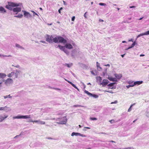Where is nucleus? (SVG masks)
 Returning a JSON list of instances; mask_svg holds the SVG:
<instances>
[{
  "instance_id": "nucleus-1",
  "label": "nucleus",
  "mask_w": 149,
  "mask_h": 149,
  "mask_svg": "<svg viewBox=\"0 0 149 149\" xmlns=\"http://www.w3.org/2000/svg\"><path fill=\"white\" fill-rule=\"evenodd\" d=\"M62 43L65 44L64 46H62L59 45L56 46V47L58 48L61 50L63 51L66 54L69 55V52L66 48L69 49H72L73 47L75 45V43L72 41H70L69 42H67L66 40L65 43Z\"/></svg>"
},
{
  "instance_id": "nucleus-2",
  "label": "nucleus",
  "mask_w": 149,
  "mask_h": 149,
  "mask_svg": "<svg viewBox=\"0 0 149 149\" xmlns=\"http://www.w3.org/2000/svg\"><path fill=\"white\" fill-rule=\"evenodd\" d=\"M46 41L49 43L53 42L55 43H65L66 40L61 36H57L54 38L52 36L47 35L45 37Z\"/></svg>"
},
{
  "instance_id": "nucleus-3",
  "label": "nucleus",
  "mask_w": 149,
  "mask_h": 149,
  "mask_svg": "<svg viewBox=\"0 0 149 149\" xmlns=\"http://www.w3.org/2000/svg\"><path fill=\"white\" fill-rule=\"evenodd\" d=\"M21 5L20 3H15L11 2H8V5L6 6V8L10 10H13L14 12H19L21 11V8L17 7Z\"/></svg>"
},
{
  "instance_id": "nucleus-4",
  "label": "nucleus",
  "mask_w": 149,
  "mask_h": 149,
  "mask_svg": "<svg viewBox=\"0 0 149 149\" xmlns=\"http://www.w3.org/2000/svg\"><path fill=\"white\" fill-rule=\"evenodd\" d=\"M67 120L66 117L56 119V123L60 124H65L67 122Z\"/></svg>"
},
{
  "instance_id": "nucleus-5",
  "label": "nucleus",
  "mask_w": 149,
  "mask_h": 149,
  "mask_svg": "<svg viewBox=\"0 0 149 149\" xmlns=\"http://www.w3.org/2000/svg\"><path fill=\"white\" fill-rule=\"evenodd\" d=\"M13 83V80L11 78H8L5 80L4 84L6 86H9L12 84Z\"/></svg>"
},
{
  "instance_id": "nucleus-6",
  "label": "nucleus",
  "mask_w": 149,
  "mask_h": 149,
  "mask_svg": "<svg viewBox=\"0 0 149 149\" xmlns=\"http://www.w3.org/2000/svg\"><path fill=\"white\" fill-rule=\"evenodd\" d=\"M30 115H26V116H21L18 115L16 116H14L13 118L14 119H28L29 118H31Z\"/></svg>"
},
{
  "instance_id": "nucleus-7",
  "label": "nucleus",
  "mask_w": 149,
  "mask_h": 149,
  "mask_svg": "<svg viewBox=\"0 0 149 149\" xmlns=\"http://www.w3.org/2000/svg\"><path fill=\"white\" fill-rule=\"evenodd\" d=\"M84 92L89 96L93 97L94 98H96L98 97V95H96L92 94L86 90L84 91Z\"/></svg>"
},
{
  "instance_id": "nucleus-8",
  "label": "nucleus",
  "mask_w": 149,
  "mask_h": 149,
  "mask_svg": "<svg viewBox=\"0 0 149 149\" xmlns=\"http://www.w3.org/2000/svg\"><path fill=\"white\" fill-rule=\"evenodd\" d=\"M109 83V81L107 79H104L102 82L100 83V84L102 85L104 87L107 85Z\"/></svg>"
},
{
  "instance_id": "nucleus-9",
  "label": "nucleus",
  "mask_w": 149,
  "mask_h": 149,
  "mask_svg": "<svg viewBox=\"0 0 149 149\" xmlns=\"http://www.w3.org/2000/svg\"><path fill=\"white\" fill-rule=\"evenodd\" d=\"M21 71L19 70H16L14 72V78H17L18 76L20 74Z\"/></svg>"
},
{
  "instance_id": "nucleus-10",
  "label": "nucleus",
  "mask_w": 149,
  "mask_h": 149,
  "mask_svg": "<svg viewBox=\"0 0 149 149\" xmlns=\"http://www.w3.org/2000/svg\"><path fill=\"white\" fill-rule=\"evenodd\" d=\"M22 12L24 13V15L25 17L29 18L31 17V15L29 13L24 10H22Z\"/></svg>"
},
{
  "instance_id": "nucleus-11",
  "label": "nucleus",
  "mask_w": 149,
  "mask_h": 149,
  "mask_svg": "<svg viewBox=\"0 0 149 149\" xmlns=\"http://www.w3.org/2000/svg\"><path fill=\"white\" fill-rule=\"evenodd\" d=\"M114 75L116 77V78L117 79H120L122 77V75L121 74H114Z\"/></svg>"
},
{
  "instance_id": "nucleus-12",
  "label": "nucleus",
  "mask_w": 149,
  "mask_h": 149,
  "mask_svg": "<svg viewBox=\"0 0 149 149\" xmlns=\"http://www.w3.org/2000/svg\"><path fill=\"white\" fill-rule=\"evenodd\" d=\"M149 35V31H146L144 33H141L137 37V38H139L141 36L144 35Z\"/></svg>"
},
{
  "instance_id": "nucleus-13",
  "label": "nucleus",
  "mask_w": 149,
  "mask_h": 149,
  "mask_svg": "<svg viewBox=\"0 0 149 149\" xmlns=\"http://www.w3.org/2000/svg\"><path fill=\"white\" fill-rule=\"evenodd\" d=\"M34 122L35 123H37L38 124L40 125H44L45 124V122L41 121L40 120H34Z\"/></svg>"
},
{
  "instance_id": "nucleus-14",
  "label": "nucleus",
  "mask_w": 149,
  "mask_h": 149,
  "mask_svg": "<svg viewBox=\"0 0 149 149\" xmlns=\"http://www.w3.org/2000/svg\"><path fill=\"white\" fill-rule=\"evenodd\" d=\"M14 76L15 74L14 72H12L8 74L7 75V76L8 77H12L13 79H15Z\"/></svg>"
},
{
  "instance_id": "nucleus-15",
  "label": "nucleus",
  "mask_w": 149,
  "mask_h": 149,
  "mask_svg": "<svg viewBox=\"0 0 149 149\" xmlns=\"http://www.w3.org/2000/svg\"><path fill=\"white\" fill-rule=\"evenodd\" d=\"M65 80L67 81L69 83L71 84L74 88H75L78 91H79V89L77 87L73 84L72 82L66 80L65 79Z\"/></svg>"
},
{
  "instance_id": "nucleus-16",
  "label": "nucleus",
  "mask_w": 149,
  "mask_h": 149,
  "mask_svg": "<svg viewBox=\"0 0 149 149\" xmlns=\"http://www.w3.org/2000/svg\"><path fill=\"white\" fill-rule=\"evenodd\" d=\"M107 79L110 81H117V80L116 78L112 77H111L109 76Z\"/></svg>"
},
{
  "instance_id": "nucleus-17",
  "label": "nucleus",
  "mask_w": 149,
  "mask_h": 149,
  "mask_svg": "<svg viewBox=\"0 0 149 149\" xmlns=\"http://www.w3.org/2000/svg\"><path fill=\"white\" fill-rule=\"evenodd\" d=\"M6 76V75L3 73H0V78L1 79H3Z\"/></svg>"
},
{
  "instance_id": "nucleus-18",
  "label": "nucleus",
  "mask_w": 149,
  "mask_h": 149,
  "mask_svg": "<svg viewBox=\"0 0 149 149\" xmlns=\"http://www.w3.org/2000/svg\"><path fill=\"white\" fill-rule=\"evenodd\" d=\"M8 117V115H5L4 117L0 115V122H2L5 118H6Z\"/></svg>"
},
{
  "instance_id": "nucleus-19",
  "label": "nucleus",
  "mask_w": 149,
  "mask_h": 149,
  "mask_svg": "<svg viewBox=\"0 0 149 149\" xmlns=\"http://www.w3.org/2000/svg\"><path fill=\"white\" fill-rule=\"evenodd\" d=\"M116 84V83H111L108 84V86H109L110 88L111 89H115L116 88V87H112L113 86L114 84Z\"/></svg>"
},
{
  "instance_id": "nucleus-20",
  "label": "nucleus",
  "mask_w": 149,
  "mask_h": 149,
  "mask_svg": "<svg viewBox=\"0 0 149 149\" xmlns=\"http://www.w3.org/2000/svg\"><path fill=\"white\" fill-rule=\"evenodd\" d=\"M77 52V50L76 49H73L72 51V53L71 55L72 56L74 57V55L76 54Z\"/></svg>"
},
{
  "instance_id": "nucleus-21",
  "label": "nucleus",
  "mask_w": 149,
  "mask_h": 149,
  "mask_svg": "<svg viewBox=\"0 0 149 149\" xmlns=\"http://www.w3.org/2000/svg\"><path fill=\"white\" fill-rule=\"evenodd\" d=\"M6 108H7V107H0V110H5L6 111H10L11 110V109H10L7 110V109H6Z\"/></svg>"
},
{
  "instance_id": "nucleus-22",
  "label": "nucleus",
  "mask_w": 149,
  "mask_h": 149,
  "mask_svg": "<svg viewBox=\"0 0 149 149\" xmlns=\"http://www.w3.org/2000/svg\"><path fill=\"white\" fill-rule=\"evenodd\" d=\"M0 12L1 13H4L6 12V11L3 7H0Z\"/></svg>"
},
{
  "instance_id": "nucleus-23",
  "label": "nucleus",
  "mask_w": 149,
  "mask_h": 149,
  "mask_svg": "<svg viewBox=\"0 0 149 149\" xmlns=\"http://www.w3.org/2000/svg\"><path fill=\"white\" fill-rule=\"evenodd\" d=\"M73 65V64L72 63H65V66H67L69 68H70Z\"/></svg>"
},
{
  "instance_id": "nucleus-24",
  "label": "nucleus",
  "mask_w": 149,
  "mask_h": 149,
  "mask_svg": "<svg viewBox=\"0 0 149 149\" xmlns=\"http://www.w3.org/2000/svg\"><path fill=\"white\" fill-rule=\"evenodd\" d=\"M142 81H138L134 82V85H139L140 84H141L143 83Z\"/></svg>"
},
{
  "instance_id": "nucleus-25",
  "label": "nucleus",
  "mask_w": 149,
  "mask_h": 149,
  "mask_svg": "<svg viewBox=\"0 0 149 149\" xmlns=\"http://www.w3.org/2000/svg\"><path fill=\"white\" fill-rule=\"evenodd\" d=\"M79 134H80V133L73 132L71 134V136H73L74 135L76 136H79Z\"/></svg>"
},
{
  "instance_id": "nucleus-26",
  "label": "nucleus",
  "mask_w": 149,
  "mask_h": 149,
  "mask_svg": "<svg viewBox=\"0 0 149 149\" xmlns=\"http://www.w3.org/2000/svg\"><path fill=\"white\" fill-rule=\"evenodd\" d=\"M96 79L97 81H99L101 83L102 80V78L100 77H96Z\"/></svg>"
},
{
  "instance_id": "nucleus-27",
  "label": "nucleus",
  "mask_w": 149,
  "mask_h": 149,
  "mask_svg": "<svg viewBox=\"0 0 149 149\" xmlns=\"http://www.w3.org/2000/svg\"><path fill=\"white\" fill-rule=\"evenodd\" d=\"M128 83L130 85H132V87L134 86V82L132 81H128Z\"/></svg>"
},
{
  "instance_id": "nucleus-28",
  "label": "nucleus",
  "mask_w": 149,
  "mask_h": 149,
  "mask_svg": "<svg viewBox=\"0 0 149 149\" xmlns=\"http://www.w3.org/2000/svg\"><path fill=\"white\" fill-rule=\"evenodd\" d=\"M15 46L21 49H24V48L22 47L19 44H15Z\"/></svg>"
},
{
  "instance_id": "nucleus-29",
  "label": "nucleus",
  "mask_w": 149,
  "mask_h": 149,
  "mask_svg": "<svg viewBox=\"0 0 149 149\" xmlns=\"http://www.w3.org/2000/svg\"><path fill=\"white\" fill-rule=\"evenodd\" d=\"M135 103H134V104H132L130 106V107L128 109V112H130L131 110H132V107L134 105H135Z\"/></svg>"
},
{
  "instance_id": "nucleus-30",
  "label": "nucleus",
  "mask_w": 149,
  "mask_h": 149,
  "mask_svg": "<svg viewBox=\"0 0 149 149\" xmlns=\"http://www.w3.org/2000/svg\"><path fill=\"white\" fill-rule=\"evenodd\" d=\"M23 15L22 14H18L17 15L15 16V17H17L19 18H21L22 17Z\"/></svg>"
},
{
  "instance_id": "nucleus-31",
  "label": "nucleus",
  "mask_w": 149,
  "mask_h": 149,
  "mask_svg": "<svg viewBox=\"0 0 149 149\" xmlns=\"http://www.w3.org/2000/svg\"><path fill=\"white\" fill-rule=\"evenodd\" d=\"M4 81V79H1L0 78V87L1 86V84L3 83Z\"/></svg>"
},
{
  "instance_id": "nucleus-32",
  "label": "nucleus",
  "mask_w": 149,
  "mask_h": 149,
  "mask_svg": "<svg viewBox=\"0 0 149 149\" xmlns=\"http://www.w3.org/2000/svg\"><path fill=\"white\" fill-rule=\"evenodd\" d=\"M97 66L98 68H100L101 70L102 69V68L100 66V64L98 62L96 63Z\"/></svg>"
},
{
  "instance_id": "nucleus-33",
  "label": "nucleus",
  "mask_w": 149,
  "mask_h": 149,
  "mask_svg": "<svg viewBox=\"0 0 149 149\" xmlns=\"http://www.w3.org/2000/svg\"><path fill=\"white\" fill-rule=\"evenodd\" d=\"M0 57H12V56L11 55L7 56L0 54Z\"/></svg>"
},
{
  "instance_id": "nucleus-34",
  "label": "nucleus",
  "mask_w": 149,
  "mask_h": 149,
  "mask_svg": "<svg viewBox=\"0 0 149 149\" xmlns=\"http://www.w3.org/2000/svg\"><path fill=\"white\" fill-rule=\"evenodd\" d=\"M135 44H136V42H134L132 43V45L130 47H131V48H132L134 46H135Z\"/></svg>"
},
{
  "instance_id": "nucleus-35",
  "label": "nucleus",
  "mask_w": 149,
  "mask_h": 149,
  "mask_svg": "<svg viewBox=\"0 0 149 149\" xmlns=\"http://www.w3.org/2000/svg\"><path fill=\"white\" fill-rule=\"evenodd\" d=\"M79 136L82 137H86V135L84 134H81V133H80V134Z\"/></svg>"
},
{
  "instance_id": "nucleus-36",
  "label": "nucleus",
  "mask_w": 149,
  "mask_h": 149,
  "mask_svg": "<svg viewBox=\"0 0 149 149\" xmlns=\"http://www.w3.org/2000/svg\"><path fill=\"white\" fill-rule=\"evenodd\" d=\"M73 106L75 107H83L82 106L78 105H74Z\"/></svg>"
},
{
  "instance_id": "nucleus-37",
  "label": "nucleus",
  "mask_w": 149,
  "mask_h": 149,
  "mask_svg": "<svg viewBox=\"0 0 149 149\" xmlns=\"http://www.w3.org/2000/svg\"><path fill=\"white\" fill-rule=\"evenodd\" d=\"M99 5L100 6H106V4L105 3H99Z\"/></svg>"
},
{
  "instance_id": "nucleus-38",
  "label": "nucleus",
  "mask_w": 149,
  "mask_h": 149,
  "mask_svg": "<svg viewBox=\"0 0 149 149\" xmlns=\"http://www.w3.org/2000/svg\"><path fill=\"white\" fill-rule=\"evenodd\" d=\"M32 13H33V16H34L35 15H38L37 13H36L34 11H31Z\"/></svg>"
},
{
  "instance_id": "nucleus-39",
  "label": "nucleus",
  "mask_w": 149,
  "mask_h": 149,
  "mask_svg": "<svg viewBox=\"0 0 149 149\" xmlns=\"http://www.w3.org/2000/svg\"><path fill=\"white\" fill-rule=\"evenodd\" d=\"M90 119L92 120H96L97 119L95 118H91Z\"/></svg>"
},
{
  "instance_id": "nucleus-40",
  "label": "nucleus",
  "mask_w": 149,
  "mask_h": 149,
  "mask_svg": "<svg viewBox=\"0 0 149 149\" xmlns=\"http://www.w3.org/2000/svg\"><path fill=\"white\" fill-rule=\"evenodd\" d=\"M118 103V101L117 100L115 101L114 102H112L111 103V104H116Z\"/></svg>"
},
{
  "instance_id": "nucleus-41",
  "label": "nucleus",
  "mask_w": 149,
  "mask_h": 149,
  "mask_svg": "<svg viewBox=\"0 0 149 149\" xmlns=\"http://www.w3.org/2000/svg\"><path fill=\"white\" fill-rule=\"evenodd\" d=\"M126 87L127 88H129L130 87H132V85H129L126 86Z\"/></svg>"
},
{
  "instance_id": "nucleus-42",
  "label": "nucleus",
  "mask_w": 149,
  "mask_h": 149,
  "mask_svg": "<svg viewBox=\"0 0 149 149\" xmlns=\"http://www.w3.org/2000/svg\"><path fill=\"white\" fill-rule=\"evenodd\" d=\"M91 73L93 75H95L96 74H95V73L94 72V71H93V70H91Z\"/></svg>"
},
{
  "instance_id": "nucleus-43",
  "label": "nucleus",
  "mask_w": 149,
  "mask_h": 149,
  "mask_svg": "<svg viewBox=\"0 0 149 149\" xmlns=\"http://www.w3.org/2000/svg\"><path fill=\"white\" fill-rule=\"evenodd\" d=\"M13 66H14L16 68H20V66L19 65H16L15 66H14V65H12Z\"/></svg>"
},
{
  "instance_id": "nucleus-44",
  "label": "nucleus",
  "mask_w": 149,
  "mask_h": 149,
  "mask_svg": "<svg viewBox=\"0 0 149 149\" xmlns=\"http://www.w3.org/2000/svg\"><path fill=\"white\" fill-rule=\"evenodd\" d=\"M133 149V148L132 147H129L125 148L123 149Z\"/></svg>"
},
{
  "instance_id": "nucleus-45",
  "label": "nucleus",
  "mask_w": 149,
  "mask_h": 149,
  "mask_svg": "<svg viewBox=\"0 0 149 149\" xmlns=\"http://www.w3.org/2000/svg\"><path fill=\"white\" fill-rule=\"evenodd\" d=\"M28 122H29V123H30V122H34V121H33L31 120H29L28 121Z\"/></svg>"
},
{
  "instance_id": "nucleus-46",
  "label": "nucleus",
  "mask_w": 149,
  "mask_h": 149,
  "mask_svg": "<svg viewBox=\"0 0 149 149\" xmlns=\"http://www.w3.org/2000/svg\"><path fill=\"white\" fill-rule=\"evenodd\" d=\"M75 18V17L74 16H73L72 18V20L73 21H74Z\"/></svg>"
},
{
  "instance_id": "nucleus-47",
  "label": "nucleus",
  "mask_w": 149,
  "mask_h": 149,
  "mask_svg": "<svg viewBox=\"0 0 149 149\" xmlns=\"http://www.w3.org/2000/svg\"><path fill=\"white\" fill-rule=\"evenodd\" d=\"M47 139H51V140H52L53 139H54L53 138H52L51 137H47L46 138Z\"/></svg>"
},
{
  "instance_id": "nucleus-48",
  "label": "nucleus",
  "mask_w": 149,
  "mask_h": 149,
  "mask_svg": "<svg viewBox=\"0 0 149 149\" xmlns=\"http://www.w3.org/2000/svg\"><path fill=\"white\" fill-rule=\"evenodd\" d=\"M40 42L45 44L46 43V42L45 41L43 40H40Z\"/></svg>"
},
{
  "instance_id": "nucleus-49",
  "label": "nucleus",
  "mask_w": 149,
  "mask_h": 149,
  "mask_svg": "<svg viewBox=\"0 0 149 149\" xmlns=\"http://www.w3.org/2000/svg\"><path fill=\"white\" fill-rule=\"evenodd\" d=\"M136 7L135 6H132L130 7V8H134Z\"/></svg>"
},
{
  "instance_id": "nucleus-50",
  "label": "nucleus",
  "mask_w": 149,
  "mask_h": 149,
  "mask_svg": "<svg viewBox=\"0 0 149 149\" xmlns=\"http://www.w3.org/2000/svg\"><path fill=\"white\" fill-rule=\"evenodd\" d=\"M3 97L4 99H6L8 97V95L4 96Z\"/></svg>"
},
{
  "instance_id": "nucleus-51",
  "label": "nucleus",
  "mask_w": 149,
  "mask_h": 149,
  "mask_svg": "<svg viewBox=\"0 0 149 149\" xmlns=\"http://www.w3.org/2000/svg\"><path fill=\"white\" fill-rule=\"evenodd\" d=\"M104 66H108V67H109L110 66V65L109 64H107V65H104Z\"/></svg>"
},
{
  "instance_id": "nucleus-52",
  "label": "nucleus",
  "mask_w": 149,
  "mask_h": 149,
  "mask_svg": "<svg viewBox=\"0 0 149 149\" xmlns=\"http://www.w3.org/2000/svg\"><path fill=\"white\" fill-rule=\"evenodd\" d=\"M107 69H105V72H104L103 73V75H104V76L105 75V73H106L107 72Z\"/></svg>"
},
{
  "instance_id": "nucleus-53",
  "label": "nucleus",
  "mask_w": 149,
  "mask_h": 149,
  "mask_svg": "<svg viewBox=\"0 0 149 149\" xmlns=\"http://www.w3.org/2000/svg\"><path fill=\"white\" fill-rule=\"evenodd\" d=\"M20 135H17V136H15V137H14V138L16 139V138H17L19 137V136H20Z\"/></svg>"
},
{
  "instance_id": "nucleus-54",
  "label": "nucleus",
  "mask_w": 149,
  "mask_h": 149,
  "mask_svg": "<svg viewBox=\"0 0 149 149\" xmlns=\"http://www.w3.org/2000/svg\"><path fill=\"white\" fill-rule=\"evenodd\" d=\"M105 92H109V93H113V92H112V91H104Z\"/></svg>"
},
{
  "instance_id": "nucleus-55",
  "label": "nucleus",
  "mask_w": 149,
  "mask_h": 149,
  "mask_svg": "<svg viewBox=\"0 0 149 149\" xmlns=\"http://www.w3.org/2000/svg\"><path fill=\"white\" fill-rule=\"evenodd\" d=\"M130 48H131V47H128L126 49H125V50H127Z\"/></svg>"
},
{
  "instance_id": "nucleus-56",
  "label": "nucleus",
  "mask_w": 149,
  "mask_h": 149,
  "mask_svg": "<svg viewBox=\"0 0 149 149\" xmlns=\"http://www.w3.org/2000/svg\"><path fill=\"white\" fill-rule=\"evenodd\" d=\"M104 21L102 19H99V22H103Z\"/></svg>"
},
{
  "instance_id": "nucleus-57",
  "label": "nucleus",
  "mask_w": 149,
  "mask_h": 149,
  "mask_svg": "<svg viewBox=\"0 0 149 149\" xmlns=\"http://www.w3.org/2000/svg\"><path fill=\"white\" fill-rule=\"evenodd\" d=\"M8 97L10 98H11L12 97V96H10V95H8Z\"/></svg>"
},
{
  "instance_id": "nucleus-58",
  "label": "nucleus",
  "mask_w": 149,
  "mask_h": 149,
  "mask_svg": "<svg viewBox=\"0 0 149 149\" xmlns=\"http://www.w3.org/2000/svg\"><path fill=\"white\" fill-rule=\"evenodd\" d=\"M54 89L56 90H60L61 89H60L58 88H54Z\"/></svg>"
},
{
  "instance_id": "nucleus-59",
  "label": "nucleus",
  "mask_w": 149,
  "mask_h": 149,
  "mask_svg": "<svg viewBox=\"0 0 149 149\" xmlns=\"http://www.w3.org/2000/svg\"><path fill=\"white\" fill-rule=\"evenodd\" d=\"M129 41H132V42H133V39H131L130 40H129Z\"/></svg>"
},
{
  "instance_id": "nucleus-60",
  "label": "nucleus",
  "mask_w": 149,
  "mask_h": 149,
  "mask_svg": "<svg viewBox=\"0 0 149 149\" xmlns=\"http://www.w3.org/2000/svg\"><path fill=\"white\" fill-rule=\"evenodd\" d=\"M145 56V55H144V54H141L140 55V56Z\"/></svg>"
},
{
  "instance_id": "nucleus-61",
  "label": "nucleus",
  "mask_w": 149,
  "mask_h": 149,
  "mask_svg": "<svg viewBox=\"0 0 149 149\" xmlns=\"http://www.w3.org/2000/svg\"><path fill=\"white\" fill-rule=\"evenodd\" d=\"M63 2L64 4L65 5H66V2L65 1H63Z\"/></svg>"
},
{
  "instance_id": "nucleus-62",
  "label": "nucleus",
  "mask_w": 149,
  "mask_h": 149,
  "mask_svg": "<svg viewBox=\"0 0 149 149\" xmlns=\"http://www.w3.org/2000/svg\"><path fill=\"white\" fill-rule=\"evenodd\" d=\"M114 120H110L109 121V122L111 123H112V121H113Z\"/></svg>"
},
{
  "instance_id": "nucleus-63",
  "label": "nucleus",
  "mask_w": 149,
  "mask_h": 149,
  "mask_svg": "<svg viewBox=\"0 0 149 149\" xmlns=\"http://www.w3.org/2000/svg\"><path fill=\"white\" fill-rule=\"evenodd\" d=\"M125 55V54L121 55V56L123 58L124 57Z\"/></svg>"
},
{
  "instance_id": "nucleus-64",
  "label": "nucleus",
  "mask_w": 149,
  "mask_h": 149,
  "mask_svg": "<svg viewBox=\"0 0 149 149\" xmlns=\"http://www.w3.org/2000/svg\"><path fill=\"white\" fill-rule=\"evenodd\" d=\"M122 42L123 43H126L127 42H126L125 41H123Z\"/></svg>"
}]
</instances>
